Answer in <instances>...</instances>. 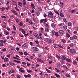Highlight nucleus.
Wrapping results in <instances>:
<instances>
[{
	"label": "nucleus",
	"mask_w": 78,
	"mask_h": 78,
	"mask_svg": "<svg viewBox=\"0 0 78 78\" xmlns=\"http://www.w3.org/2000/svg\"><path fill=\"white\" fill-rule=\"evenodd\" d=\"M26 22H28L30 24H33V21L32 20H30V19L28 18L26 19Z\"/></svg>",
	"instance_id": "obj_1"
},
{
	"label": "nucleus",
	"mask_w": 78,
	"mask_h": 78,
	"mask_svg": "<svg viewBox=\"0 0 78 78\" xmlns=\"http://www.w3.org/2000/svg\"><path fill=\"white\" fill-rule=\"evenodd\" d=\"M53 12H51L50 11L49 13V14H48V16L50 18H51L53 19Z\"/></svg>",
	"instance_id": "obj_2"
},
{
	"label": "nucleus",
	"mask_w": 78,
	"mask_h": 78,
	"mask_svg": "<svg viewBox=\"0 0 78 78\" xmlns=\"http://www.w3.org/2000/svg\"><path fill=\"white\" fill-rule=\"evenodd\" d=\"M70 51L72 54H74L76 52V50L75 49H70Z\"/></svg>",
	"instance_id": "obj_3"
},
{
	"label": "nucleus",
	"mask_w": 78,
	"mask_h": 78,
	"mask_svg": "<svg viewBox=\"0 0 78 78\" xmlns=\"http://www.w3.org/2000/svg\"><path fill=\"white\" fill-rule=\"evenodd\" d=\"M36 60H37L38 61V62H41V63H42L43 64H44V60L42 59H41L39 58H37L36 59Z\"/></svg>",
	"instance_id": "obj_4"
},
{
	"label": "nucleus",
	"mask_w": 78,
	"mask_h": 78,
	"mask_svg": "<svg viewBox=\"0 0 78 78\" xmlns=\"http://www.w3.org/2000/svg\"><path fill=\"white\" fill-rule=\"evenodd\" d=\"M33 50L35 51H39V49L36 47H34L33 48Z\"/></svg>",
	"instance_id": "obj_5"
},
{
	"label": "nucleus",
	"mask_w": 78,
	"mask_h": 78,
	"mask_svg": "<svg viewBox=\"0 0 78 78\" xmlns=\"http://www.w3.org/2000/svg\"><path fill=\"white\" fill-rule=\"evenodd\" d=\"M60 6L61 8H63L64 5V4L63 3V2H60Z\"/></svg>",
	"instance_id": "obj_6"
},
{
	"label": "nucleus",
	"mask_w": 78,
	"mask_h": 78,
	"mask_svg": "<svg viewBox=\"0 0 78 78\" xmlns=\"http://www.w3.org/2000/svg\"><path fill=\"white\" fill-rule=\"evenodd\" d=\"M34 36H35V37H36L38 39H40V37H39V35H38V34H37V33H35L34 34Z\"/></svg>",
	"instance_id": "obj_7"
},
{
	"label": "nucleus",
	"mask_w": 78,
	"mask_h": 78,
	"mask_svg": "<svg viewBox=\"0 0 78 78\" xmlns=\"http://www.w3.org/2000/svg\"><path fill=\"white\" fill-rule=\"evenodd\" d=\"M58 33H59L61 34H62V35L64 34V32L62 30H59Z\"/></svg>",
	"instance_id": "obj_8"
},
{
	"label": "nucleus",
	"mask_w": 78,
	"mask_h": 78,
	"mask_svg": "<svg viewBox=\"0 0 78 78\" xmlns=\"http://www.w3.org/2000/svg\"><path fill=\"white\" fill-rule=\"evenodd\" d=\"M0 42L2 44H5L6 42V39H5L4 41L3 40H0Z\"/></svg>",
	"instance_id": "obj_9"
},
{
	"label": "nucleus",
	"mask_w": 78,
	"mask_h": 78,
	"mask_svg": "<svg viewBox=\"0 0 78 78\" xmlns=\"http://www.w3.org/2000/svg\"><path fill=\"white\" fill-rule=\"evenodd\" d=\"M47 41L48 42H49V43H51V42H52V40L48 38L47 39Z\"/></svg>",
	"instance_id": "obj_10"
},
{
	"label": "nucleus",
	"mask_w": 78,
	"mask_h": 78,
	"mask_svg": "<svg viewBox=\"0 0 78 78\" xmlns=\"http://www.w3.org/2000/svg\"><path fill=\"white\" fill-rule=\"evenodd\" d=\"M8 61V58L5 57L4 60V62H7Z\"/></svg>",
	"instance_id": "obj_11"
},
{
	"label": "nucleus",
	"mask_w": 78,
	"mask_h": 78,
	"mask_svg": "<svg viewBox=\"0 0 78 78\" xmlns=\"http://www.w3.org/2000/svg\"><path fill=\"white\" fill-rule=\"evenodd\" d=\"M23 5L25 6L27 4V1L26 0H23Z\"/></svg>",
	"instance_id": "obj_12"
},
{
	"label": "nucleus",
	"mask_w": 78,
	"mask_h": 78,
	"mask_svg": "<svg viewBox=\"0 0 78 78\" xmlns=\"http://www.w3.org/2000/svg\"><path fill=\"white\" fill-rule=\"evenodd\" d=\"M67 23L69 27H72L73 25L72 23L71 22H68Z\"/></svg>",
	"instance_id": "obj_13"
},
{
	"label": "nucleus",
	"mask_w": 78,
	"mask_h": 78,
	"mask_svg": "<svg viewBox=\"0 0 78 78\" xmlns=\"http://www.w3.org/2000/svg\"><path fill=\"white\" fill-rule=\"evenodd\" d=\"M45 69L46 71H47V73H51V71L48 70L47 68H45Z\"/></svg>",
	"instance_id": "obj_14"
},
{
	"label": "nucleus",
	"mask_w": 78,
	"mask_h": 78,
	"mask_svg": "<svg viewBox=\"0 0 78 78\" xmlns=\"http://www.w3.org/2000/svg\"><path fill=\"white\" fill-rule=\"evenodd\" d=\"M28 46V44L27 43H25L24 44L22 45V47H26Z\"/></svg>",
	"instance_id": "obj_15"
},
{
	"label": "nucleus",
	"mask_w": 78,
	"mask_h": 78,
	"mask_svg": "<svg viewBox=\"0 0 78 78\" xmlns=\"http://www.w3.org/2000/svg\"><path fill=\"white\" fill-rule=\"evenodd\" d=\"M55 76L57 77V78H60V76L58 74H57V73H55Z\"/></svg>",
	"instance_id": "obj_16"
},
{
	"label": "nucleus",
	"mask_w": 78,
	"mask_h": 78,
	"mask_svg": "<svg viewBox=\"0 0 78 78\" xmlns=\"http://www.w3.org/2000/svg\"><path fill=\"white\" fill-rule=\"evenodd\" d=\"M55 56L57 59H58V60L60 59V56L59 55H58V54H56Z\"/></svg>",
	"instance_id": "obj_17"
},
{
	"label": "nucleus",
	"mask_w": 78,
	"mask_h": 78,
	"mask_svg": "<svg viewBox=\"0 0 78 78\" xmlns=\"http://www.w3.org/2000/svg\"><path fill=\"white\" fill-rule=\"evenodd\" d=\"M10 72L11 73H15V70L14 69H10Z\"/></svg>",
	"instance_id": "obj_18"
},
{
	"label": "nucleus",
	"mask_w": 78,
	"mask_h": 78,
	"mask_svg": "<svg viewBox=\"0 0 78 78\" xmlns=\"http://www.w3.org/2000/svg\"><path fill=\"white\" fill-rule=\"evenodd\" d=\"M18 5L20 6H22V3L20 2H19L18 3Z\"/></svg>",
	"instance_id": "obj_19"
},
{
	"label": "nucleus",
	"mask_w": 78,
	"mask_h": 78,
	"mask_svg": "<svg viewBox=\"0 0 78 78\" xmlns=\"http://www.w3.org/2000/svg\"><path fill=\"white\" fill-rule=\"evenodd\" d=\"M66 37H68V38H69L70 37V34H69L68 33H66Z\"/></svg>",
	"instance_id": "obj_20"
},
{
	"label": "nucleus",
	"mask_w": 78,
	"mask_h": 78,
	"mask_svg": "<svg viewBox=\"0 0 78 78\" xmlns=\"http://www.w3.org/2000/svg\"><path fill=\"white\" fill-rule=\"evenodd\" d=\"M67 62H71V60L69 58H66V60Z\"/></svg>",
	"instance_id": "obj_21"
},
{
	"label": "nucleus",
	"mask_w": 78,
	"mask_h": 78,
	"mask_svg": "<svg viewBox=\"0 0 78 78\" xmlns=\"http://www.w3.org/2000/svg\"><path fill=\"white\" fill-rule=\"evenodd\" d=\"M62 58L63 60H64V61H66V59H67L66 57L64 56H62Z\"/></svg>",
	"instance_id": "obj_22"
},
{
	"label": "nucleus",
	"mask_w": 78,
	"mask_h": 78,
	"mask_svg": "<svg viewBox=\"0 0 78 78\" xmlns=\"http://www.w3.org/2000/svg\"><path fill=\"white\" fill-rule=\"evenodd\" d=\"M31 6L32 7V8H33L34 9H35V6H34V4L32 3L31 4Z\"/></svg>",
	"instance_id": "obj_23"
},
{
	"label": "nucleus",
	"mask_w": 78,
	"mask_h": 78,
	"mask_svg": "<svg viewBox=\"0 0 78 78\" xmlns=\"http://www.w3.org/2000/svg\"><path fill=\"white\" fill-rule=\"evenodd\" d=\"M73 64L74 66H75V65H76V64H77V62H76V61H73Z\"/></svg>",
	"instance_id": "obj_24"
},
{
	"label": "nucleus",
	"mask_w": 78,
	"mask_h": 78,
	"mask_svg": "<svg viewBox=\"0 0 78 78\" xmlns=\"http://www.w3.org/2000/svg\"><path fill=\"white\" fill-rule=\"evenodd\" d=\"M20 30H22V33L23 34H25V30H23V29H20Z\"/></svg>",
	"instance_id": "obj_25"
},
{
	"label": "nucleus",
	"mask_w": 78,
	"mask_h": 78,
	"mask_svg": "<svg viewBox=\"0 0 78 78\" xmlns=\"http://www.w3.org/2000/svg\"><path fill=\"white\" fill-rule=\"evenodd\" d=\"M4 33L5 34V35H7V36L9 35V32H8L5 31Z\"/></svg>",
	"instance_id": "obj_26"
},
{
	"label": "nucleus",
	"mask_w": 78,
	"mask_h": 78,
	"mask_svg": "<svg viewBox=\"0 0 78 78\" xmlns=\"http://www.w3.org/2000/svg\"><path fill=\"white\" fill-rule=\"evenodd\" d=\"M27 72H28V73H31V72H32V71L31 70L27 69Z\"/></svg>",
	"instance_id": "obj_27"
},
{
	"label": "nucleus",
	"mask_w": 78,
	"mask_h": 78,
	"mask_svg": "<svg viewBox=\"0 0 78 78\" xmlns=\"http://www.w3.org/2000/svg\"><path fill=\"white\" fill-rule=\"evenodd\" d=\"M74 45V44L73 43H71L69 44V46L70 47H73Z\"/></svg>",
	"instance_id": "obj_28"
},
{
	"label": "nucleus",
	"mask_w": 78,
	"mask_h": 78,
	"mask_svg": "<svg viewBox=\"0 0 78 78\" xmlns=\"http://www.w3.org/2000/svg\"><path fill=\"white\" fill-rule=\"evenodd\" d=\"M55 35L56 36H57V37H58V36H59V34H58V32H55Z\"/></svg>",
	"instance_id": "obj_29"
},
{
	"label": "nucleus",
	"mask_w": 78,
	"mask_h": 78,
	"mask_svg": "<svg viewBox=\"0 0 78 78\" xmlns=\"http://www.w3.org/2000/svg\"><path fill=\"white\" fill-rule=\"evenodd\" d=\"M12 27L13 30H14V31H16V27H15V26H14V25H13Z\"/></svg>",
	"instance_id": "obj_30"
},
{
	"label": "nucleus",
	"mask_w": 78,
	"mask_h": 78,
	"mask_svg": "<svg viewBox=\"0 0 78 78\" xmlns=\"http://www.w3.org/2000/svg\"><path fill=\"white\" fill-rule=\"evenodd\" d=\"M19 25H20V26L22 27V26H23V23L22 22H20L19 24Z\"/></svg>",
	"instance_id": "obj_31"
},
{
	"label": "nucleus",
	"mask_w": 78,
	"mask_h": 78,
	"mask_svg": "<svg viewBox=\"0 0 78 78\" xmlns=\"http://www.w3.org/2000/svg\"><path fill=\"white\" fill-rule=\"evenodd\" d=\"M51 26L52 28H55V24L53 23H52L51 24Z\"/></svg>",
	"instance_id": "obj_32"
},
{
	"label": "nucleus",
	"mask_w": 78,
	"mask_h": 78,
	"mask_svg": "<svg viewBox=\"0 0 78 78\" xmlns=\"http://www.w3.org/2000/svg\"><path fill=\"white\" fill-rule=\"evenodd\" d=\"M55 12L56 14H58V16H59V12H58L56 10L55 11Z\"/></svg>",
	"instance_id": "obj_33"
},
{
	"label": "nucleus",
	"mask_w": 78,
	"mask_h": 78,
	"mask_svg": "<svg viewBox=\"0 0 78 78\" xmlns=\"http://www.w3.org/2000/svg\"><path fill=\"white\" fill-rule=\"evenodd\" d=\"M1 51H4V52L6 51V48H4V49H2V50Z\"/></svg>",
	"instance_id": "obj_34"
},
{
	"label": "nucleus",
	"mask_w": 78,
	"mask_h": 78,
	"mask_svg": "<svg viewBox=\"0 0 78 78\" xmlns=\"http://www.w3.org/2000/svg\"><path fill=\"white\" fill-rule=\"evenodd\" d=\"M66 77H68L69 78H70V75H69V74H66Z\"/></svg>",
	"instance_id": "obj_35"
},
{
	"label": "nucleus",
	"mask_w": 78,
	"mask_h": 78,
	"mask_svg": "<svg viewBox=\"0 0 78 78\" xmlns=\"http://www.w3.org/2000/svg\"><path fill=\"white\" fill-rule=\"evenodd\" d=\"M48 59H51L52 58V56L51 55H49L48 56Z\"/></svg>",
	"instance_id": "obj_36"
},
{
	"label": "nucleus",
	"mask_w": 78,
	"mask_h": 78,
	"mask_svg": "<svg viewBox=\"0 0 78 78\" xmlns=\"http://www.w3.org/2000/svg\"><path fill=\"white\" fill-rule=\"evenodd\" d=\"M63 28L64 30H66L67 29V27L66 26H63Z\"/></svg>",
	"instance_id": "obj_37"
},
{
	"label": "nucleus",
	"mask_w": 78,
	"mask_h": 78,
	"mask_svg": "<svg viewBox=\"0 0 78 78\" xmlns=\"http://www.w3.org/2000/svg\"><path fill=\"white\" fill-rule=\"evenodd\" d=\"M2 67H3L4 68L5 67H6V65L5 64L2 65Z\"/></svg>",
	"instance_id": "obj_38"
},
{
	"label": "nucleus",
	"mask_w": 78,
	"mask_h": 78,
	"mask_svg": "<svg viewBox=\"0 0 78 78\" xmlns=\"http://www.w3.org/2000/svg\"><path fill=\"white\" fill-rule=\"evenodd\" d=\"M0 2L3 5L4 4V0H0Z\"/></svg>",
	"instance_id": "obj_39"
},
{
	"label": "nucleus",
	"mask_w": 78,
	"mask_h": 78,
	"mask_svg": "<svg viewBox=\"0 0 78 78\" xmlns=\"http://www.w3.org/2000/svg\"><path fill=\"white\" fill-rule=\"evenodd\" d=\"M62 41L63 43H66V40L64 39H62Z\"/></svg>",
	"instance_id": "obj_40"
},
{
	"label": "nucleus",
	"mask_w": 78,
	"mask_h": 78,
	"mask_svg": "<svg viewBox=\"0 0 78 78\" xmlns=\"http://www.w3.org/2000/svg\"><path fill=\"white\" fill-rule=\"evenodd\" d=\"M30 44L31 46H33V45H34V43H33L32 42H30Z\"/></svg>",
	"instance_id": "obj_41"
},
{
	"label": "nucleus",
	"mask_w": 78,
	"mask_h": 78,
	"mask_svg": "<svg viewBox=\"0 0 78 78\" xmlns=\"http://www.w3.org/2000/svg\"><path fill=\"white\" fill-rule=\"evenodd\" d=\"M16 22H17V23L19 22V20L18 18L16 19Z\"/></svg>",
	"instance_id": "obj_42"
},
{
	"label": "nucleus",
	"mask_w": 78,
	"mask_h": 78,
	"mask_svg": "<svg viewBox=\"0 0 78 78\" xmlns=\"http://www.w3.org/2000/svg\"><path fill=\"white\" fill-rule=\"evenodd\" d=\"M27 77H28V78H31V75L30 74H28L27 75Z\"/></svg>",
	"instance_id": "obj_43"
},
{
	"label": "nucleus",
	"mask_w": 78,
	"mask_h": 78,
	"mask_svg": "<svg viewBox=\"0 0 78 78\" xmlns=\"http://www.w3.org/2000/svg\"><path fill=\"white\" fill-rule=\"evenodd\" d=\"M38 9L39 11H42V9H41V7H38Z\"/></svg>",
	"instance_id": "obj_44"
},
{
	"label": "nucleus",
	"mask_w": 78,
	"mask_h": 78,
	"mask_svg": "<svg viewBox=\"0 0 78 78\" xmlns=\"http://www.w3.org/2000/svg\"><path fill=\"white\" fill-rule=\"evenodd\" d=\"M63 20L64 21V22H65V23H66L67 21L66 20V18H63Z\"/></svg>",
	"instance_id": "obj_45"
},
{
	"label": "nucleus",
	"mask_w": 78,
	"mask_h": 78,
	"mask_svg": "<svg viewBox=\"0 0 78 78\" xmlns=\"http://www.w3.org/2000/svg\"><path fill=\"white\" fill-rule=\"evenodd\" d=\"M0 9L1 10V11H5V8L2 7V8H1Z\"/></svg>",
	"instance_id": "obj_46"
},
{
	"label": "nucleus",
	"mask_w": 78,
	"mask_h": 78,
	"mask_svg": "<svg viewBox=\"0 0 78 78\" xmlns=\"http://www.w3.org/2000/svg\"><path fill=\"white\" fill-rule=\"evenodd\" d=\"M20 72H21V73H24V72H25V71L24 70H20L19 71Z\"/></svg>",
	"instance_id": "obj_47"
},
{
	"label": "nucleus",
	"mask_w": 78,
	"mask_h": 78,
	"mask_svg": "<svg viewBox=\"0 0 78 78\" xmlns=\"http://www.w3.org/2000/svg\"><path fill=\"white\" fill-rule=\"evenodd\" d=\"M45 30L46 31H48H48H49V29H48V28H46L45 29Z\"/></svg>",
	"instance_id": "obj_48"
},
{
	"label": "nucleus",
	"mask_w": 78,
	"mask_h": 78,
	"mask_svg": "<svg viewBox=\"0 0 78 78\" xmlns=\"http://www.w3.org/2000/svg\"><path fill=\"white\" fill-rule=\"evenodd\" d=\"M71 41H73V40L74 39H73V37H71L69 39Z\"/></svg>",
	"instance_id": "obj_49"
},
{
	"label": "nucleus",
	"mask_w": 78,
	"mask_h": 78,
	"mask_svg": "<svg viewBox=\"0 0 78 78\" xmlns=\"http://www.w3.org/2000/svg\"><path fill=\"white\" fill-rule=\"evenodd\" d=\"M58 47H60V48H63L64 47L63 46H61V45L60 44H58Z\"/></svg>",
	"instance_id": "obj_50"
},
{
	"label": "nucleus",
	"mask_w": 78,
	"mask_h": 78,
	"mask_svg": "<svg viewBox=\"0 0 78 78\" xmlns=\"http://www.w3.org/2000/svg\"><path fill=\"white\" fill-rule=\"evenodd\" d=\"M60 16H61V17H64V14L61 13H60Z\"/></svg>",
	"instance_id": "obj_51"
},
{
	"label": "nucleus",
	"mask_w": 78,
	"mask_h": 78,
	"mask_svg": "<svg viewBox=\"0 0 78 78\" xmlns=\"http://www.w3.org/2000/svg\"><path fill=\"white\" fill-rule=\"evenodd\" d=\"M68 17V18H70V15H69V14H67L66 15Z\"/></svg>",
	"instance_id": "obj_52"
},
{
	"label": "nucleus",
	"mask_w": 78,
	"mask_h": 78,
	"mask_svg": "<svg viewBox=\"0 0 78 78\" xmlns=\"http://www.w3.org/2000/svg\"><path fill=\"white\" fill-rule=\"evenodd\" d=\"M27 66H30L31 65V63L28 62H27Z\"/></svg>",
	"instance_id": "obj_53"
},
{
	"label": "nucleus",
	"mask_w": 78,
	"mask_h": 78,
	"mask_svg": "<svg viewBox=\"0 0 78 78\" xmlns=\"http://www.w3.org/2000/svg\"><path fill=\"white\" fill-rule=\"evenodd\" d=\"M44 19L41 20H40V23H42V22H43V21H44Z\"/></svg>",
	"instance_id": "obj_54"
},
{
	"label": "nucleus",
	"mask_w": 78,
	"mask_h": 78,
	"mask_svg": "<svg viewBox=\"0 0 78 78\" xmlns=\"http://www.w3.org/2000/svg\"><path fill=\"white\" fill-rule=\"evenodd\" d=\"M19 53L21 55H22L23 54V53L22 52V51H20L19 52Z\"/></svg>",
	"instance_id": "obj_55"
},
{
	"label": "nucleus",
	"mask_w": 78,
	"mask_h": 78,
	"mask_svg": "<svg viewBox=\"0 0 78 78\" xmlns=\"http://www.w3.org/2000/svg\"><path fill=\"white\" fill-rule=\"evenodd\" d=\"M15 9L17 10V11H19V9L15 7Z\"/></svg>",
	"instance_id": "obj_56"
},
{
	"label": "nucleus",
	"mask_w": 78,
	"mask_h": 78,
	"mask_svg": "<svg viewBox=\"0 0 78 78\" xmlns=\"http://www.w3.org/2000/svg\"><path fill=\"white\" fill-rule=\"evenodd\" d=\"M44 48L46 49L47 50H49V48L48 47H45Z\"/></svg>",
	"instance_id": "obj_57"
},
{
	"label": "nucleus",
	"mask_w": 78,
	"mask_h": 78,
	"mask_svg": "<svg viewBox=\"0 0 78 78\" xmlns=\"http://www.w3.org/2000/svg\"><path fill=\"white\" fill-rule=\"evenodd\" d=\"M10 65L12 66H15V64L13 63H10Z\"/></svg>",
	"instance_id": "obj_58"
},
{
	"label": "nucleus",
	"mask_w": 78,
	"mask_h": 78,
	"mask_svg": "<svg viewBox=\"0 0 78 78\" xmlns=\"http://www.w3.org/2000/svg\"><path fill=\"white\" fill-rule=\"evenodd\" d=\"M73 38H74V39H77V37L75 35H74L73 36Z\"/></svg>",
	"instance_id": "obj_59"
},
{
	"label": "nucleus",
	"mask_w": 78,
	"mask_h": 78,
	"mask_svg": "<svg viewBox=\"0 0 78 78\" xmlns=\"http://www.w3.org/2000/svg\"><path fill=\"white\" fill-rule=\"evenodd\" d=\"M24 54L25 55H28V54L25 51L24 52Z\"/></svg>",
	"instance_id": "obj_60"
},
{
	"label": "nucleus",
	"mask_w": 78,
	"mask_h": 78,
	"mask_svg": "<svg viewBox=\"0 0 78 78\" xmlns=\"http://www.w3.org/2000/svg\"><path fill=\"white\" fill-rule=\"evenodd\" d=\"M3 44L2 43H0V47H3Z\"/></svg>",
	"instance_id": "obj_61"
},
{
	"label": "nucleus",
	"mask_w": 78,
	"mask_h": 78,
	"mask_svg": "<svg viewBox=\"0 0 78 78\" xmlns=\"http://www.w3.org/2000/svg\"><path fill=\"white\" fill-rule=\"evenodd\" d=\"M17 78H20V75H17Z\"/></svg>",
	"instance_id": "obj_62"
},
{
	"label": "nucleus",
	"mask_w": 78,
	"mask_h": 78,
	"mask_svg": "<svg viewBox=\"0 0 78 78\" xmlns=\"http://www.w3.org/2000/svg\"><path fill=\"white\" fill-rule=\"evenodd\" d=\"M35 42H36V44H38L39 43V42L38 41H34Z\"/></svg>",
	"instance_id": "obj_63"
},
{
	"label": "nucleus",
	"mask_w": 78,
	"mask_h": 78,
	"mask_svg": "<svg viewBox=\"0 0 78 78\" xmlns=\"http://www.w3.org/2000/svg\"><path fill=\"white\" fill-rule=\"evenodd\" d=\"M9 9V6H8L6 8V9L7 10H8Z\"/></svg>",
	"instance_id": "obj_64"
}]
</instances>
